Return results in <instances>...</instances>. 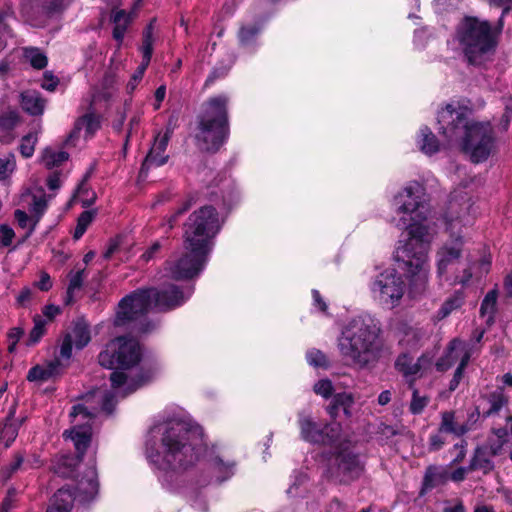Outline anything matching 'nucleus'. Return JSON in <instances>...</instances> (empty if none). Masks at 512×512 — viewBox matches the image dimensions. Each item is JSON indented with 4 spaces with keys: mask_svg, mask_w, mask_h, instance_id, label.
I'll return each mask as SVG.
<instances>
[{
    "mask_svg": "<svg viewBox=\"0 0 512 512\" xmlns=\"http://www.w3.org/2000/svg\"><path fill=\"white\" fill-rule=\"evenodd\" d=\"M393 206L399 215L396 225L409 229V238L396 248L395 260L416 296L426 290L428 283L427 253L431 236L428 225L423 224L430 212L425 188L415 181L408 183L395 195Z\"/></svg>",
    "mask_w": 512,
    "mask_h": 512,
    "instance_id": "nucleus-1",
    "label": "nucleus"
},
{
    "mask_svg": "<svg viewBox=\"0 0 512 512\" xmlns=\"http://www.w3.org/2000/svg\"><path fill=\"white\" fill-rule=\"evenodd\" d=\"M161 434L158 449L148 448L149 461L165 473H177L193 466L204 450L202 428L185 421H170L153 429Z\"/></svg>",
    "mask_w": 512,
    "mask_h": 512,
    "instance_id": "nucleus-2",
    "label": "nucleus"
},
{
    "mask_svg": "<svg viewBox=\"0 0 512 512\" xmlns=\"http://www.w3.org/2000/svg\"><path fill=\"white\" fill-rule=\"evenodd\" d=\"M220 230L218 214L212 206L194 211L184 225L185 253L175 261L166 263V269L176 280L191 279L205 266L212 249V239Z\"/></svg>",
    "mask_w": 512,
    "mask_h": 512,
    "instance_id": "nucleus-3",
    "label": "nucleus"
},
{
    "mask_svg": "<svg viewBox=\"0 0 512 512\" xmlns=\"http://www.w3.org/2000/svg\"><path fill=\"white\" fill-rule=\"evenodd\" d=\"M110 380L112 391L102 388L92 390L84 396L83 403L74 405L69 413L72 428L70 431H65L63 435L73 441L79 458H82L90 443V423L97 413L100 411L111 413L115 406L116 396L125 397L145 383L144 379L134 381L128 379L125 373L117 371L110 373Z\"/></svg>",
    "mask_w": 512,
    "mask_h": 512,
    "instance_id": "nucleus-4",
    "label": "nucleus"
},
{
    "mask_svg": "<svg viewBox=\"0 0 512 512\" xmlns=\"http://www.w3.org/2000/svg\"><path fill=\"white\" fill-rule=\"evenodd\" d=\"M472 110L459 102H451L438 112V123L448 144L460 143L475 163L488 158L494 148V136L489 122L470 120Z\"/></svg>",
    "mask_w": 512,
    "mask_h": 512,
    "instance_id": "nucleus-5",
    "label": "nucleus"
},
{
    "mask_svg": "<svg viewBox=\"0 0 512 512\" xmlns=\"http://www.w3.org/2000/svg\"><path fill=\"white\" fill-rule=\"evenodd\" d=\"M340 354L361 368L374 365L387 351L380 323L371 315L351 319L337 339Z\"/></svg>",
    "mask_w": 512,
    "mask_h": 512,
    "instance_id": "nucleus-6",
    "label": "nucleus"
},
{
    "mask_svg": "<svg viewBox=\"0 0 512 512\" xmlns=\"http://www.w3.org/2000/svg\"><path fill=\"white\" fill-rule=\"evenodd\" d=\"M191 294L192 289L185 294L174 285L161 291L155 288L136 290L119 302L114 324L124 327L136 323L151 307L159 310L175 308L184 303Z\"/></svg>",
    "mask_w": 512,
    "mask_h": 512,
    "instance_id": "nucleus-7",
    "label": "nucleus"
},
{
    "mask_svg": "<svg viewBox=\"0 0 512 512\" xmlns=\"http://www.w3.org/2000/svg\"><path fill=\"white\" fill-rule=\"evenodd\" d=\"M501 30L502 17L494 27L487 20L467 16L457 27L456 40L468 62L480 65L494 53Z\"/></svg>",
    "mask_w": 512,
    "mask_h": 512,
    "instance_id": "nucleus-8",
    "label": "nucleus"
},
{
    "mask_svg": "<svg viewBox=\"0 0 512 512\" xmlns=\"http://www.w3.org/2000/svg\"><path fill=\"white\" fill-rule=\"evenodd\" d=\"M228 97L218 95L209 98L197 117L195 140L197 146L206 152H216L229 135Z\"/></svg>",
    "mask_w": 512,
    "mask_h": 512,
    "instance_id": "nucleus-9",
    "label": "nucleus"
},
{
    "mask_svg": "<svg viewBox=\"0 0 512 512\" xmlns=\"http://www.w3.org/2000/svg\"><path fill=\"white\" fill-rule=\"evenodd\" d=\"M437 272L440 277L452 280L453 284H466L472 277L471 265L463 255L460 236L447 241L437 252Z\"/></svg>",
    "mask_w": 512,
    "mask_h": 512,
    "instance_id": "nucleus-10",
    "label": "nucleus"
},
{
    "mask_svg": "<svg viewBox=\"0 0 512 512\" xmlns=\"http://www.w3.org/2000/svg\"><path fill=\"white\" fill-rule=\"evenodd\" d=\"M140 359L139 343L124 336L111 340L98 356L99 364L108 369H127L138 364Z\"/></svg>",
    "mask_w": 512,
    "mask_h": 512,
    "instance_id": "nucleus-11",
    "label": "nucleus"
},
{
    "mask_svg": "<svg viewBox=\"0 0 512 512\" xmlns=\"http://www.w3.org/2000/svg\"><path fill=\"white\" fill-rule=\"evenodd\" d=\"M374 300L380 305L393 309L400 304L406 285L395 269H386L379 273L370 285Z\"/></svg>",
    "mask_w": 512,
    "mask_h": 512,
    "instance_id": "nucleus-12",
    "label": "nucleus"
},
{
    "mask_svg": "<svg viewBox=\"0 0 512 512\" xmlns=\"http://www.w3.org/2000/svg\"><path fill=\"white\" fill-rule=\"evenodd\" d=\"M300 434L303 440L329 446H337L340 443V425L331 423L321 425L315 422L308 414H299Z\"/></svg>",
    "mask_w": 512,
    "mask_h": 512,
    "instance_id": "nucleus-13",
    "label": "nucleus"
},
{
    "mask_svg": "<svg viewBox=\"0 0 512 512\" xmlns=\"http://www.w3.org/2000/svg\"><path fill=\"white\" fill-rule=\"evenodd\" d=\"M470 357V350L467 349L465 343L459 339H453L448 346L445 356L437 361V369L443 372L448 370L460 358V363L449 384L450 391H454L461 382L464 370L468 365Z\"/></svg>",
    "mask_w": 512,
    "mask_h": 512,
    "instance_id": "nucleus-14",
    "label": "nucleus"
},
{
    "mask_svg": "<svg viewBox=\"0 0 512 512\" xmlns=\"http://www.w3.org/2000/svg\"><path fill=\"white\" fill-rule=\"evenodd\" d=\"M430 367L431 356L429 354H423L414 361L411 355L402 353L395 361L396 370L408 380L410 388L413 387L415 380L422 377Z\"/></svg>",
    "mask_w": 512,
    "mask_h": 512,
    "instance_id": "nucleus-15",
    "label": "nucleus"
},
{
    "mask_svg": "<svg viewBox=\"0 0 512 512\" xmlns=\"http://www.w3.org/2000/svg\"><path fill=\"white\" fill-rule=\"evenodd\" d=\"M454 195L449 202L448 211L446 214V221L448 228L454 232L458 231L461 226L468 225L472 222V203L470 198Z\"/></svg>",
    "mask_w": 512,
    "mask_h": 512,
    "instance_id": "nucleus-16",
    "label": "nucleus"
},
{
    "mask_svg": "<svg viewBox=\"0 0 512 512\" xmlns=\"http://www.w3.org/2000/svg\"><path fill=\"white\" fill-rule=\"evenodd\" d=\"M334 466L336 468L333 474L343 482L357 478L362 471L358 457L347 447L337 452L334 458Z\"/></svg>",
    "mask_w": 512,
    "mask_h": 512,
    "instance_id": "nucleus-17",
    "label": "nucleus"
},
{
    "mask_svg": "<svg viewBox=\"0 0 512 512\" xmlns=\"http://www.w3.org/2000/svg\"><path fill=\"white\" fill-rule=\"evenodd\" d=\"M170 135L171 133L168 130L156 135L154 143L142 164L140 171L141 176H145L150 168L162 166L167 162L168 155L165 154V151L170 140Z\"/></svg>",
    "mask_w": 512,
    "mask_h": 512,
    "instance_id": "nucleus-18",
    "label": "nucleus"
},
{
    "mask_svg": "<svg viewBox=\"0 0 512 512\" xmlns=\"http://www.w3.org/2000/svg\"><path fill=\"white\" fill-rule=\"evenodd\" d=\"M153 27L152 23L145 29L143 33V42L141 46V51L143 54V59L137 70L132 75L130 81L127 84V92L132 93L138 83L143 78V75L150 63L152 52H153Z\"/></svg>",
    "mask_w": 512,
    "mask_h": 512,
    "instance_id": "nucleus-19",
    "label": "nucleus"
},
{
    "mask_svg": "<svg viewBox=\"0 0 512 512\" xmlns=\"http://www.w3.org/2000/svg\"><path fill=\"white\" fill-rule=\"evenodd\" d=\"M99 483L95 467H90L84 476L78 481L75 498L80 502H88L98 493Z\"/></svg>",
    "mask_w": 512,
    "mask_h": 512,
    "instance_id": "nucleus-20",
    "label": "nucleus"
},
{
    "mask_svg": "<svg viewBox=\"0 0 512 512\" xmlns=\"http://www.w3.org/2000/svg\"><path fill=\"white\" fill-rule=\"evenodd\" d=\"M395 332L399 344L408 348L417 347L426 336L422 328L413 326L405 321L397 323Z\"/></svg>",
    "mask_w": 512,
    "mask_h": 512,
    "instance_id": "nucleus-21",
    "label": "nucleus"
},
{
    "mask_svg": "<svg viewBox=\"0 0 512 512\" xmlns=\"http://www.w3.org/2000/svg\"><path fill=\"white\" fill-rule=\"evenodd\" d=\"M65 368V363L60 359H54L47 362L45 365H36L32 367L27 374V380L30 382H44L61 374Z\"/></svg>",
    "mask_w": 512,
    "mask_h": 512,
    "instance_id": "nucleus-22",
    "label": "nucleus"
},
{
    "mask_svg": "<svg viewBox=\"0 0 512 512\" xmlns=\"http://www.w3.org/2000/svg\"><path fill=\"white\" fill-rule=\"evenodd\" d=\"M21 106L30 115L38 116L43 114L46 100L42 97L40 92L27 90L21 93Z\"/></svg>",
    "mask_w": 512,
    "mask_h": 512,
    "instance_id": "nucleus-23",
    "label": "nucleus"
},
{
    "mask_svg": "<svg viewBox=\"0 0 512 512\" xmlns=\"http://www.w3.org/2000/svg\"><path fill=\"white\" fill-rule=\"evenodd\" d=\"M100 128V118L93 113H87L80 117L74 126L73 131L70 133L68 141L78 137L80 131L84 129L85 137L89 138Z\"/></svg>",
    "mask_w": 512,
    "mask_h": 512,
    "instance_id": "nucleus-24",
    "label": "nucleus"
},
{
    "mask_svg": "<svg viewBox=\"0 0 512 512\" xmlns=\"http://www.w3.org/2000/svg\"><path fill=\"white\" fill-rule=\"evenodd\" d=\"M440 417L441 420L438 428L441 432L452 434L456 437H461L468 432L467 425L461 424L457 421L454 411H443L441 412Z\"/></svg>",
    "mask_w": 512,
    "mask_h": 512,
    "instance_id": "nucleus-25",
    "label": "nucleus"
},
{
    "mask_svg": "<svg viewBox=\"0 0 512 512\" xmlns=\"http://www.w3.org/2000/svg\"><path fill=\"white\" fill-rule=\"evenodd\" d=\"M74 500L77 498L72 491L63 487L54 494L47 512H70Z\"/></svg>",
    "mask_w": 512,
    "mask_h": 512,
    "instance_id": "nucleus-26",
    "label": "nucleus"
},
{
    "mask_svg": "<svg viewBox=\"0 0 512 512\" xmlns=\"http://www.w3.org/2000/svg\"><path fill=\"white\" fill-rule=\"evenodd\" d=\"M448 480V471L444 467L430 466L426 469L422 492L429 491Z\"/></svg>",
    "mask_w": 512,
    "mask_h": 512,
    "instance_id": "nucleus-27",
    "label": "nucleus"
},
{
    "mask_svg": "<svg viewBox=\"0 0 512 512\" xmlns=\"http://www.w3.org/2000/svg\"><path fill=\"white\" fill-rule=\"evenodd\" d=\"M498 290H490L482 300L480 306V316L485 319L487 326H491L495 321L497 312Z\"/></svg>",
    "mask_w": 512,
    "mask_h": 512,
    "instance_id": "nucleus-28",
    "label": "nucleus"
},
{
    "mask_svg": "<svg viewBox=\"0 0 512 512\" xmlns=\"http://www.w3.org/2000/svg\"><path fill=\"white\" fill-rule=\"evenodd\" d=\"M66 336L71 337V341L77 349H82L91 340L89 325L84 320H78L75 322L72 331Z\"/></svg>",
    "mask_w": 512,
    "mask_h": 512,
    "instance_id": "nucleus-29",
    "label": "nucleus"
},
{
    "mask_svg": "<svg viewBox=\"0 0 512 512\" xmlns=\"http://www.w3.org/2000/svg\"><path fill=\"white\" fill-rule=\"evenodd\" d=\"M469 469L470 471L480 470L483 473H488L493 469V463L485 448L478 447L475 449L474 455L469 464Z\"/></svg>",
    "mask_w": 512,
    "mask_h": 512,
    "instance_id": "nucleus-30",
    "label": "nucleus"
},
{
    "mask_svg": "<svg viewBox=\"0 0 512 512\" xmlns=\"http://www.w3.org/2000/svg\"><path fill=\"white\" fill-rule=\"evenodd\" d=\"M489 408L484 412V416L489 417L498 414L499 411L508 405L509 398L501 388L491 392L486 396Z\"/></svg>",
    "mask_w": 512,
    "mask_h": 512,
    "instance_id": "nucleus-31",
    "label": "nucleus"
},
{
    "mask_svg": "<svg viewBox=\"0 0 512 512\" xmlns=\"http://www.w3.org/2000/svg\"><path fill=\"white\" fill-rule=\"evenodd\" d=\"M418 145L420 150L427 155H432L439 151V142L428 127L420 129Z\"/></svg>",
    "mask_w": 512,
    "mask_h": 512,
    "instance_id": "nucleus-32",
    "label": "nucleus"
},
{
    "mask_svg": "<svg viewBox=\"0 0 512 512\" xmlns=\"http://www.w3.org/2000/svg\"><path fill=\"white\" fill-rule=\"evenodd\" d=\"M464 298V294L461 291H457L448 297L437 311V319L442 320L448 317L452 312L460 309L464 304Z\"/></svg>",
    "mask_w": 512,
    "mask_h": 512,
    "instance_id": "nucleus-33",
    "label": "nucleus"
},
{
    "mask_svg": "<svg viewBox=\"0 0 512 512\" xmlns=\"http://www.w3.org/2000/svg\"><path fill=\"white\" fill-rule=\"evenodd\" d=\"M112 21L114 24L113 37L120 43L122 42L127 27L131 21L130 15L124 10H117L112 14Z\"/></svg>",
    "mask_w": 512,
    "mask_h": 512,
    "instance_id": "nucleus-34",
    "label": "nucleus"
},
{
    "mask_svg": "<svg viewBox=\"0 0 512 512\" xmlns=\"http://www.w3.org/2000/svg\"><path fill=\"white\" fill-rule=\"evenodd\" d=\"M212 469L219 481H224L234 474L235 464L234 462H225L221 457L215 456L212 459Z\"/></svg>",
    "mask_w": 512,
    "mask_h": 512,
    "instance_id": "nucleus-35",
    "label": "nucleus"
},
{
    "mask_svg": "<svg viewBox=\"0 0 512 512\" xmlns=\"http://www.w3.org/2000/svg\"><path fill=\"white\" fill-rule=\"evenodd\" d=\"M68 153L62 150L46 148L42 152L41 161L48 169L59 166L68 159Z\"/></svg>",
    "mask_w": 512,
    "mask_h": 512,
    "instance_id": "nucleus-36",
    "label": "nucleus"
},
{
    "mask_svg": "<svg viewBox=\"0 0 512 512\" xmlns=\"http://www.w3.org/2000/svg\"><path fill=\"white\" fill-rule=\"evenodd\" d=\"M24 419L11 421L10 418L4 423L3 428L1 430V440L5 443L6 447H9L10 444L16 439L18 435V429L22 424Z\"/></svg>",
    "mask_w": 512,
    "mask_h": 512,
    "instance_id": "nucleus-37",
    "label": "nucleus"
},
{
    "mask_svg": "<svg viewBox=\"0 0 512 512\" xmlns=\"http://www.w3.org/2000/svg\"><path fill=\"white\" fill-rule=\"evenodd\" d=\"M412 389V398L409 404V411L413 415L421 414L430 402L429 397L421 395L417 388L414 386Z\"/></svg>",
    "mask_w": 512,
    "mask_h": 512,
    "instance_id": "nucleus-38",
    "label": "nucleus"
},
{
    "mask_svg": "<svg viewBox=\"0 0 512 512\" xmlns=\"http://www.w3.org/2000/svg\"><path fill=\"white\" fill-rule=\"evenodd\" d=\"M24 57L36 69L47 65V57L37 48H25Z\"/></svg>",
    "mask_w": 512,
    "mask_h": 512,
    "instance_id": "nucleus-39",
    "label": "nucleus"
},
{
    "mask_svg": "<svg viewBox=\"0 0 512 512\" xmlns=\"http://www.w3.org/2000/svg\"><path fill=\"white\" fill-rule=\"evenodd\" d=\"M96 215L95 210H88L84 211L80 214L77 221V226L74 232V238L79 239L82 237V235L85 233L88 226L93 221L94 217Z\"/></svg>",
    "mask_w": 512,
    "mask_h": 512,
    "instance_id": "nucleus-40",
    "label": "nucleus"
},
{
    "mask_svg": "<svg viewBox=\"0 0 512 512\" xmlns=\"http://www.w3.org/2000/svg\"><path fill=\"white\" fill-rule=\"evenodd\" d=\"M37 140V134L35 133H29L22 138L20 152L24 157L29 158L33 155Z\"/></svg>",
    "mask_w": 512,
    "mask_h": 512,
    "instance_id": "nucleus-41",
    "label": "nucleus"
},
{
    "mask_svg": "<svg viewBox=\"0 0 512 512\" xmlns=\"http://www.w3.org/2000/svg\"><path fill=\"white\" fill-rule=\"evenodd\" d=\"M16 166L14 155H4L0 157V181L7 179Z\"/></svg>",
    "mask_w": 512,
    "mask_h": 512,
    "instance_id": "nucleus-42",
    "label": "nucleus"
},
{
    "mask_svg": "<svg viewBox=\"0 0 512 512\" xmlns=\"http://www.w3.org/2000/svg\"><path fill=\"white\" fill-rule=\"evenodd\" d=\"M307 361L314 367H327L328 360L325 354L318 349H311L306 354Z\"/></svg>",
    "mask_w": 512,
    "mask_h": 512,
    "instance_id": "nucleus-43",
    "label": "nucleus"
},
{
    "mask_svg": "<svg viewBox=\"0 0 512 512\" xmlns=\"http://www.w3.org/2000/svg\"><path fill=\"white\" fill-rule=\"evenodd\" d=\"M259 28L256 25L243 26L239 31V39L243 45H248L258 34Z\"/></svg>",
    "mask_w": 512,
    "mask_h": 512,
    "instance_id": "nucleus-44",
    "label": "nucleus"
},
{
    "mask_svg": "<svg viewBox=\"0 0 512 512\" xmlns=\"http://www.w3.org/2000/svg\"><path fill=\"white\" fill-rule=\"evenodd\" d=\"M334 399L339 408L343 409L345 415L350 416V408L354 403L353 396L349 393H339L334 396Z\"/></svg>",
    "mask_w": 512,
    "mask_h": 512,
    "instance_id": "nucleus-45",
    "label": "nucleus"
},
{
    "mask_svg": "<svg viewBox=\"0 0 512 512\" xmlns=\"http://www.w3.org/2000/svg\"><path fill=\"white\" fill-rule=\"evenodd\" d=\"M73 345L74 344L71 341V337L65 336L60 347L59 357H57L56 359H60L63 363L66 364V366L68 365V361L72 355Z\"/></svg>",
    "mask_w": 512,
    "mask_h": 512,
    "instance_id": "nucleus-46",
    "label": "nucleus"
},
{
    "mask_svg": "<svg viewBox=\"0 0 512 512\" xmlns=\"http://www.w3.org/2000/svg\"><path fill=\"white\" fill-rule=\"evenodd\" d=\"M84 277H85L84 269L79 270L70 276L69 286L67 289V293L70 297L75 290H78L81 288Z\"/></svg>",
    "mask_w": 512,
    "mask_h": 512,
    "instance_id": "nucleus-47",
    "label": "nucleus"
},
{
    "mask_svg": "<svg viewBox=\"0 0 512 512\" xmlns=\"http://www.w3.org/2000/svg\"><path fill=\"white\" fill-rule=\"evenodd\" d=\"M445 432H441L438 428L437 432L431 434L429 437V449L431 451H438L446 444Z\"/></svg>",
    "mask_w": 512,
    "mask_h": 512,
    "instance_id": "nucleus-48",
    "label": "nucleus"
},
{
    "mask_svg": "<svg viewBox=\"0 0 512 512\" xmlns=\"http://www.w3.org/2000/svg\"><path fill=\"white\" fill-rule=\"evenodd\" d=\"M44 326H45V324L42 320H40V319L35 320V325L30 332L29 344H35L40 340V338L43 336V334L45 332Z\"/></svg>",
    "mask_w": 512,
    "mask_h": 512,
    "instance_id": "nucleus-49",
    "label": "nucleus"
},
{
    "mask_svg": "<svg viewBox=\"0 0 512 512\" xmlns=\"http://www.w3.org/2000/svg\"><path fill=\"white\" fill-rule=\"evenodd\" d=\"M333 390L332 383L329 380H320L314 385L316 394L328 398L331 396Z\"/></svg>",
    "mask_w": 512,
    "mask_h": 512,
    "instance_id": "nucleus-50",
    "label": "nucleus"
},
{
    "mask_svg": "<svg viewBox=\"0 0 512 512\" xmlns=\"http://www.w3.org/2000/svg\"><path fill=\"white\" fill-rule=\"evenodd\" d=\"M66 5L67 3L64 0H48L43 5V9L48 15H52L62 11Z\"/></svg>",
    "mask_w": 512,
    "mask_h": 512,
    "instance_id": "nucleus-51",
    "label": "nucleus"
},
{
    "mask_svg": "<svg viewBox=\"0 0 512 512\" xmlns=\"http://www.w3.org/2000/svg\"><path fill=\"white\" fill-rule=\"evenodd\" d=\"M24 459L21 455H16L13 462L2 469V475L5 479H9L22 465Z\"/></svg>",
    "mask_w": 512,
    "mask_h": 512,
    "instance_id": "nucleus-52",
    "label": "nucleus"
},
{
    "mask_svg": "<svg viewBox=\"0 0 512 512\" xmlns=\"http://www.w3.org/2000/svg\"><path fill=\"white\" fill-rule=\"evenodd\" d=\"M192 206V200H186L177 210L176 212L168 219L169 228H173L179 216L187 212Z\"/></svg>",
    "mask_w": 512,
    "mask_h": 512,
    "instance_id": "nucleus-53",
    "label": "nucleus"
},
{
    "mask_svg": "<svg viewBox=\"0 0 512 512\" xmlns=\"http://www.w3.org/2000/svg\"><path fill=\"white\" fill-rule=\"evenodd\" d=\"M14 236L15 233L13 229L8 225L0 226V240L4 246H9L12 243Z\"/></svg>",
    "mask_w": 512,
    "mask_h": 512,
    "instance_id": "nucleus-54",
    "label": "nucleus"
},
{
    "mask_svg": "<svg viewBox=\"0 0 512 512\" xmlns=\"http://www.w3.org/2000/svg\"><path fill=\"white\" fill-rule=\"evenodd\" d=\"M466 446L467 442L465 440L461 441V443H457L453 446V450L457 452L456 457L451 462V465L458 464L462 462L466 456Z\"/></svg>",
    "mask_w": 512,
    "mask_h": 512,
    "instance_id": "nucleus-55",
    "label": "nucleus"
},
{
    "mask_svg": "<svg viewBox=\"0 0 512 512\" xmlns=\"http://www.w3.org/2000/svg\"><path fill=\"white\" fill-rule=\"evenodd\" d=\"M468 472H471L469 466L457 468L451 474H448V479L452 480L453 482H461L465 479Z\"/></svg>",
    "mask_w": 512,
    "mask_h": 512,
    "instance_id": "nucleus-56",
    "label": "nucleus"
},
{
    "mask_svg": "<svg viewBox=\"0 0 512 512\" xmlns=\"http://www.w3.org/2000/svg\"><path fill=\"white\" fill-rule=\"evenodd\" d=\"M504 444V442H501L496 438H490L488 441V448L490 450V454L493 456L499 454Z\"/></svg>",
    "mask_w": 512,
    "mask_h": 512,
    "instance_id": "nucleus-57",
    "label": "nucleus"
},
{
    "mask_svg": "<svg viewBox=\"0 0 512 512\" xmlns=\"http://www.w3.org/2000/svg\"><path fill=\"white\" fill-rule=\"evenodd\" d=\"M23 334H24V331L18 327L12 328L9 331L8 336L12 340V344L9 347L10 351H12L14 349V346L16 345V343L19 341V339L22 337Z\"/></svg>",
    "mask_w": 512,
    "mask_h": 512,
    "instance_id": "nucleus-58",
    "label": "nucleus"
},
{
    "mask_svg": "<svg viewBox=\"0 0 512 512\" xmlns=\"http://www.w3.org/2000/svg\"><path fill=\"white\" fill-rule=\"evenodd\" d=\"M154 96H155L154 109L158 110L161 106L162 101L164 100V98L166 96V86L161 85L160 87H158L157 90L155 91Z\"/></svg>",
    "mask_w": 512,
    "mask_h": 512,
    "instance_id": "nucleus-59",
    "label": "nucleus"
},
{
    "mask_svg": "<svg viewBox=\"0 0 512 512\" xmlns=\"http://www.w3.org/2000/svg\"><path fill=\"white\" fill-rule=\"evenodd\" d=\"M11 13L8 10L0 11V33L8 32V19L10 18Z\"/></svg>",
    "mask_w": 512,
    "mask_h": 512,
    "instance_id": "nucleus-60",
    "label": "nucleus"
},
{
    "mask_svg": "<svg viewBox=\"0 0 512 512\" xmlns=\"http://www.w3.org/2000/svg\"><path fill=\"white\" fill-rule=\"evenodd\" d=\"M42 291H48L52 287L51 279L47 273L41 275L40 280L36 284Z\"/></svg>",
    "mask_w": 512,
    "mask_h": 512,
    "instance_id": "nucleus-61",
    "label": "nucleus"
},
{
    "mask_svg": "<svg viewBox=\"0 0 512 512\" xmlns=\"http://www.w3.org/2000/svg\"><path fill=\"white\" fill-rule=\"evenodd\" d=\"M58 82V79L52 76L48 77L47 75H45V79L41 84V87L47 91H54L58 85Z\"/></svg>",
    "mask_w": 512,
    "mask_h": 512,
    "instance_id": "nucleus-62",
    "label": "nucleus"
},
{
    "mask_svg": "<svg viewBox=\"0 0 512 512\" xmlns=\"http://www.w3.org/2000/svg\"><path fill=\"white\" fill-rule=\"evenodd\" d=\"M160 250V244L158 242H155L150 248H148L143 254L142 258L144 261H150L153 259L154 255L158 253Z\"/></svg>",
    "mask_w": 512,
    "mask_h": 512,
    "instance_id": "nucleus-63",
    "label": "nucleus"
},
{
    "mask_svg": "<svg viewBox=\"0 0 512 512\" xmlns=\"http://www.w3.org/2000/svg\"><path fill=\"white\" fill-rule=\"evenodd\" d=\"M59 313H60V308L55 305H48L43 310L44 316L47 317L49 320H52Z\"/></svg>",
    "mask_w": 512,
    "mask_h": 512,
    "instance_id": "nucleus-64",
    "label": "nucleus"
}]
</instances>
